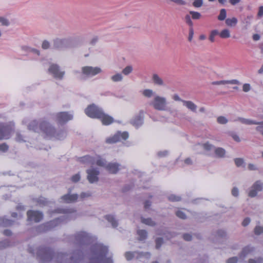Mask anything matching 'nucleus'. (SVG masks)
Masks as SVG:
<instances>
[{"mask_svg":"<svg viewBox=\"0 0 263 263\" xmlns=\"http://www.w3.org/2000/svg\"><path fill=\"white\" fill-rule=\"evenodd\" d=\"M149 105L157 110H166L167 101L165 97L158 95L154 96V99L149 103Z\"/></svg>","mask_w":263,"mask_h":263,"instance_id":"20e7f679","label":"nucleus"},{"mask_svg":"<svg viewBox=\"0 0 263 263\" xmlns=\"http://www.w3.org/2000/svg\"><path fill=\"white\" fill-rule=\"evenodd\" d=\"M133 68L132 66L128 65L122 70L121 73L125 76H128L133 71Z\"/></svg>","mask_w":263,"mask_h":263,"instance_id":"ea45409f","label":"nucleus"},{"mask_svg":"<svg viewBox=\"0 0 263 263\" xmlns=\"http://www.w3.org/2000/svg\"><path fill=\"white\" fill-rule=\"evenodd\" d=\"M176 215L179 218L182 219H186L187 218V216L186 214L181 210H177L175 212Z\"/></svg>","mask_w":263,"mask_h":263,"instance_id":"79ce46f5","label":"nucleus"},{"mask_svg":"<svg viewBox=\"0 0 263 263\" xmlns=\"http://www.w3.org/2000/svg\"><path fill=\"white\" fill-rule=\"evenodd\" d=\"M154 91L152 89H146L143 90L142 94L144 96L147 98H151L154 96Z\"/></svg>","mask_w":263,"mask_h":263,"instance_id":"c03bdc74","label":"nucleus"},{"mask_svg":"<svg viewBox=\"0 0 263 263\" xmlns=\"http://www.w3.org/2000/svg\"><path fill=\"white\" fill-rule=\"evenodd\" d=\"M201 145L205 151L210 153L214 152V149L216 147L213 145L210 144L209 142H206L201 144Z\"/></svg>","mask_w":263,"mask_h":263,"instance_id":"c85d7f7f","label":"nucleus"},{"mask_svg":"<svg viewBox=\"0 0 263 263\" xmlns=\"http://www.w3.org/2000/svg\"><path fill=\"white\" fill-rule=\"evenodd\" d=\"M254 250V248L251 246L245 247L239 254V258L241 259L245 258L248 255L253 252Z\"/></svg>","mask_w":263,"mask_h":263,"instance_id":"412c9836","label":"nucleus"},{"mask_svg":"<svg viewBox=\"0 0 263 263\" xmlns=\"http://www.w3.org/2000/svg\"><path fill=\"white\" fill-rule=\"evenodd\" d=\"M27 216L29 221L39 222L43 219V215L40 211L30 210L27 212Z\"/></svg>","mask_w":263,"mask_h":263,"instance_id":"2eb2a0df","label":"nucleus"},{"mask_svg":"<svg viewBox=\"0 0 263 263\" xmlns=\"http://www.w3.org/2000/svg\"><path fill=\"white\" fill-rule=\"evenodd\" d=\"M0 23L3 26H7L9 25V21L5 17H0Z\"/></svg>","mask_w":263,"mask_h":263,"instance_id":"680f3d73","label":"nucleus"},{"mask_svg":"<svg viewBox=\"0 0 263 263\" xmlns=\"http://www.w3.org/2000/svg\"><path fill=\"white\" fill-rule=\"evenodd\" d=\"M141 222L147 226L150 227H155L156 225V222L154 221L151 218H144L141 217L140 218Z\"/></svg>","mask_w":263,"mask_h":263,"instance_id":"a878e982","label":"nucleus"},{"mask_svg":"<svg viewBox=\"0 0 263 263\" xmlns=\"http://www.w3.org/2000/svg\"><path fill=\"white\" fill-rule=\"evenodd\" d=\"M217 121L220 124H226L228 123V120L224 116H219L217 118Z\"/></svg>","mask_w":263,"mask_h":263,"instance_id":"3c124183","label":"nucleus"},{"mask_svg":"<svg viewBox=\"0 0 263 263\" xmlns=\"http://www.w3.org/2000/svg\"><path fill=\"white\" fill-rule=\"evenodd\" d=\"M254 233L256 235H260L263 233V226H256L254 229Z\"/></svg>","mask_w":263,"mask_h":263,"instance_id":"bf43d9fd","label":"nucleus"},{"mask_svg":"<svg viewBox=\"0 0 263 263\" xmlns=\"http://www.w3.org/2000/svg\"><path fill=\"white\" fill-rule=\"evenodd\" d=\"M234 162H235V165L237 167L243 166V164L245 163L243 159L242 158H235L234 159Z\"/></svg>","mask_w":263,"mask_h":263,"instance_id":"603ef678","label":"nucleus"},{"mask_svg":"<svg viewBox=\"0 0 263 263\" xmlns=\"http://www.w3.org/2000/svg\"><path fill=\"white\" fill-rule=\"evenodd\" d=\"M227 16V12L226 9H222L220 11L219 15L218 16V19L219 21H223L226 19Z\"/></svg>","mask_w":263,"mask_h":263,"instance_id":"a18cd8bd","label":"nucleus"},{"mask_svg":"<svg viewBox=\"0 0 263 263\" xmlns=\"http://www.w3.org/2000/svg\"><path fill=\"white\" fill-rule=\"evenodd\" d=\"M193 5L195 7H200L203 4V0H194Z\"/></svg>","mask_w":263,"mask_h":263,"instance_id":"69168bd1","label":"nucleus"},{"mask_svg":"<svg viewBox=\"0 0 263 263\" xmlns=\"http://www.w3.org/2000/svg\"><path fill=\"white\" fill-rule=\"evenodd\" d=\"M105 218L111 224L112 227L116 228L118 226V222L113 216L106 215L105 216Z\"/></svg>","mask_w":263,"mask_h":263,"instance_id":"72a5a7b5","label":"nucleus"},{"mask_svg":"<svg viewBox=\"0 0 263 263\" xmlns=\"http://www.w3.org/2000/svg\"><path fill=\"white\" fill-rule=\"evenodd\" d=\"M252 186L258 192H260L263 189V182L260 180H257Z\"/></svg>","mask_w":263,"mask_h":263,"instance_id":"f704fd0d","label":"nucleus"},{"mask_svg":"<svg viewBox=\"0 0 263 263\" xmlns=\"http://www.w3.org/2000/svg\"><path fill=\"white\" fill-rule=\"evenodd\" d=\"M66 137V132L64 130H60L58 133L55 132V135L54 138L59 140H62Z\"/></svg>","mask_w":263,"mask_h":263,"instance_id":"4c0bfd02","label":"nucleus"},{"mask_svg":"<svg viewBox=\"0 0 263 263\" xmlns=\"http://www.w3.org/2000/svg\"><path fill=\"white\" fill-rule=\"evenodd\" d=\"M238 258L236 256L228 258L226 260V263H237L238 262Z\"/></svg>","mask_w":263,"mask_h":263,"instance_id":"e2e57ef3","label":"nucleus"},{"mask_svg":"<svg viewBox=\"0 0 263 263\" xmlns=\"http://www.w3.org/2000/svg\"><path fill=\"white\" fill-rule=\"evenodd\" d=\"M214 152L218 158H223L226 154L225 149L221 147H215Z\"/></svg>","mask_w":263,"mask_h":263,"instance_id":"bb28decb","label":"nucleus"},{"mask_svg":"<svg viewBox=\"0 0 263 263\" xmlns=\"http://www.w3.org/2000/svg\"><path fill=\"white\" fill-rule=\"evenodd\" d=\"M130 123L135 127L138 128L142 125L143 123V118L140 115L136 116L130 120Z\"/></svg>","mask_w":263,"mask_h":263,"instance_id":"6ab92c4d","label":"nucleus"},{"mask_svg":"<svg viewBox=\"0 0 263 263\" xmlns=\"http://www.w3.org/2000/svg\"><path fill=\"white\" fill-rule=\"evenodd\" d=\"M103 110L100 107L95 104L89 105L85 110V114L91 118L99 119L102 114Z\"/></svg>","mask_w":263,"mask_h":263,"instance_id":"423d86ee","label":"nucleus"},{"mask_svg":"<svg viewBox=\"0 0 263 263\" xmlns=\"http://www.w3.org/2000/svg\"><path fill=\"white\" fill-rule=\"evenodd\" d=\"M152 80L153 83L157 86H165V84L161 78H160L157 74L154 73L152 76Z\"/></svg>","mask_w":263,"mask_h":263,"instance_id":"393cba45","label":"nucleus"},{"mask_svg":"<svg viewBox=\"0 0 263 263\" xmlns=\"http://www.w3.org/2000/svg\"><path fill=\"white\" fill-rule=\"evenodd\" d=\"M99 119H100L102 123L105 125H109L114 121V119L112 117L105 114L104 111L102 112V114L100 116V117L99 118Z\"/></svg>","mask_w":263,"mask_h":263,"instance_id":"f3484780","label":"nucleus"},{"mask_svg":"<svg viewBox=\"0 0 263 263\" xmlns=\"http://www.w3.org/2000/svg\"><path fill=\"white\" fill-rule=\"evenodd\" d=\"M48 72L52 76L59 80H62L65 74V71L60 69V66L56 64H51L48 68Z\"/></svg>","mask_w":263,"mask_h":263,"instance_id":"6e6552de","label":"nucleus"},{"mask_svg":"<svg viewBox=\"0 0 263 263\" xmlns=\"http://www.w3.org/2000/svg\"><path fill=\"white\" fill-rule=\"evenodd\" d=\"M125 256L127 260H130L134 258L137 259L141 258L142 257L149 258L151 256V254L149 252H142L138 251L127 252L125 253Z\"/></svg>","mask_w":263,"mask_h":263,"instance_id":"ddd939ff","label":"nucleus"},{"mask_svg":"<svg viewBox=\"0 0 263 263\" xmlns=\"http://www.w3.org/2000/svg\"><path fill=\"white\" fill-rule=\"evenodd\" d=\"M168 199L172 202L179 201L181 200V198L179 196H176L174 194L170 195L167 197Z\"/></svg>","mask_w":263,"mask_h":263,"instance_id":"09e8293b","label":"nucleus"},{"mask_svg":"<svg viewBox=\"0 0 263 263\" xmlns=\"http://www.w3.org/2000/svg\"><path fill=\"white\" fill-rule=\"evenodd\" d=\"M87 174V179L90 183L97 182L99 181L98 176L100 172L97 168H90L86 171Z\"/></svg>","mask_w":263,"mask_h":263,"instance_id":"4468645a","label":"nucleus"},{"mask_svg":"<svg viewBox=\"0 0 263 263\" xmlns=\"http://www.w3.org/2000/svg\"><path fill=\"white\" fill-rule=\"evenodd\" d=\"M255 125L257 126L256 127L255 129L263 136V121L257 122Z\"/></svg>","mask_w":263,"mask_h":263,"instance_id":"49530a36","label":"nucleus"},{"mask_svg":"<svg viewBox=\"0 0 263 263\" xmlns=\"http://www.w3.org/2000/svg\"><path fill=\"white\" fill-rule=\"evenodd\" d=\"M248 263H263V258L259 257L254 259H249Z\"/></svg>","mask_w":263,"mask_h":263,"instance_id":"6e6d98bb","label":"nucleus"},{"mask_svg":"<svg viewBox=\"0 0 263 263\" xmlns=\"http://www.w3.org/2000/svg\"><path fill=\"white\" fill-rule=\"evenodd\" d=\"M90 240L89 235L84 232H78L74 235V243L79 245L86 244L89 243Z\"/></svg>","mask_w":263,"mask_h":263,"instance_id":"f8f14e48","label":"nucleus"},{"mask_svg":"<svg viewBox=\"0 0 263 263\" xmlns=\"http://www.w3.org/2000/svg\"><path fill=\"white\" fill-rule=\"evenodd\" d=\"M137 234L139 236V240L142 241L147 238V232L144 230H138L137 231Z\"/></svg>","mask_w":263,"mask_h":263,"instance_id":"7c9ffc66","label":"nucleus"},{"mask_svg":"<svg viewBox=\"0 0 263 263\" xmlns=\"http://www.w3.org/2000/svg\"><path fill=\"white\" fill-rule=\"evenodd\" d=\"M59 220L60 219L58 218L57 219L50 221L49 222L46 223L45 225L41 226L40 228L42 229V231H46L49 230L57 225L58 222L59 221Z\"/></svg>","mask_w":263,"mask_h":263,"instance_id":"5701e85b","label":"nucleus"},{"mask_svg":"<svg viewBox=\"0 0 263 263\" xmlns=\"http://www.w3.org/2000/svg\"><path fill=\"white\" fill-rule=\"evenodd\" d=\"M236 120L240 122L242 124H245L246 125H252V124L255 125V124H256V122L254 120H250L248 119H245V118H240V117L236 119Z\"/></svg>","mask_w":263,"mask_h":263,"instance_id":"473e14b6","label":"nucleus"},{"mask_svg":"<svg viewBox=\"0 0 263 263\" xmlns=\"http://www.w3.org/2000/svg\"><path fill=\"white\" fill-rule=\"evenodd\" d=\"M248 168L250 171H257L258 170L257 166L252 163H249L248 165Z\"/></svg>","mask_w":263,"mask_h":263,"instance_id":"774afa93","label":"nucleus"},{"mask_svg":"<svg viewBox=\"0 0 263 263\" xmlns=\"http://www.w3.org/2000/svg\"><path fill=\"white\" fill-rule=\"evenodd\" d=\"M102 72V69L99 67L91 66H83L81 68L82 74L86 78L94 77Z\"/></svg>","mask_w":263,"mask_h":263,"instance_id":"39448f33","label":"nucleus"},{"mask_svg":"<svg viewBox=\"0 0 263 263\" xmlns=\"http://www.w3.org/2000/svg\"><path fill=\"white\" fill-rule=\"evenodd\" d=\"M182 103L183 106L186 107L189 110L191 111L196 113L197 106L192 101H183Z\"/></svg>","mask_w":263,"mask_h":263,"instance_id":"4be33fe9","label":"nucleus"},{"mask_svg":"<svg viewBox=\"0 0 263 263\" xmlns=\"http://www.w3.org/2000/svg\"><path fill=\"white\" fill-rule=\"evenodd\" d=\"M110 79L114 82H118L123 80V77L121 73L117 72L111 76Z\"/></svg>","mask_w":263,"mask_h":263,"instance_id":"c756f323","label":"nucleus"},{"mask_svg":"<svg viewBox=\"0 0 263 263\" xmlns=\"http://www.w3.org/2000/svg\"><path fill=\"white\" fill-rule=\"evenodd\" d=\"M237 23V19L236 17H232L231 18H227L226 20V24L227 26L230 27H234Z\"/></svg>","mask_w":263,"mask_h":263,"instance_id":"c9c22d12","label":"nucleus"},{"mask_svg":"<svg viewBox=\"0 0 263 263\" xmlns=\"http://www.w3.org/2000/svg\"><path fill=\"white\" fill-rule=\"evenodd\" d=\"M73 47V39L72 37L56 38L53 41V47L56 49L72 48Z\"/></svg>","mask_w":263,"mask_h":263,"instance_id":"f03ea898","label":"nucleus"},{"mask_svg":"<svg viewBox=\"0 0 263 263\" xmlns=\"http://www.w3.org/2000/svg\"><path fill=\"white\" fill-rule=\"evenodd\" d=\"M258 191L253 187L252 186L248 193V196L251 198L255 197L257 194Z\"/></svg>","mask_w":263,"mask_h":263,"instance_id":"8fccbe9b","label":"nucleus"},{"mask_svg":"<svg viewBox=\"0 0 263 263\" xmlns=\"http://www.w3.org/2000/svg\"><path fill=\"white\" fill-rule=\"evenodd\" d=\"M50 47V44L49 41L47 40H44L43 41L42 44V47L44 49H48Z\"/></svg>","mask_w":263,"mask_h":263,"instance_id":"13d9d810","label":"nucleus"},{"mask_svg":"<svg viewBox=\"0 0 263 263\" xmlns=\"http://www.w3.org/2000/svg\"><path fill=\"white\" fill-rule=\"evenodd\" d=\"M92 195V194L90 192H83L79 195V201H83L85 199H86L89 197H90Z\"/></svg>","mask_w":263,"mask_h":263,"instance_id":"2f4dec72","label":"nucleus"},{"mask_svg":"<svg viewBox=\"0 0 263 263\" xmlns=\"http://www.w3.org/2000/svg\"><path fill=\"white\" fill-rule=\"evenodd\" d=\"M37 255L44 261H46L51 257V252L47 248H42L37 251Z\"/></svg>","mask_w":263,"mask_h":263,"instance_id":"dca6fc26","label":"nucleus"},{"mask_svg":"<svg viewBox=\"0 0 263 263\" xmlns=\"http://www.w3.org/2000/svg\"><path fill=\"white\" fill-rule=\"evenodd\" d=\"M80 179H81V175H80V173H77V174L73 175L72 176H71L70 180L72 182L77 183L79 181H80Z\"/></svg>","mask_w":263,"mask_h":263,"instance_id":"4d7b16f0","label":"nucleus"},{"mask_svg":"<svg viewBox=\"0 0 263 263\" xmlns=\"http://www.w3.org/2000/svg\"><path fill=\"white\" fill-rule=\"evenodd\" d=\"M37 202L39 205H44L47 203V201H46V199L41 197L37 199Z\"/></svg>","mask_w":263,"mask_h":263,"instance_id":"338daca9","label":"nucleus"},{"mask_svg":"<svg viewBox=\"0 0 263 263\" xmlns=\"http://www.w3.org/2000/svg\"><path fill=\"white\" fill-rule=\"evenodd\" d=\"M185 20L186 24H187L190 27H192L193 23L191 20V16L190 15L187 14L185 16Z\"/></svg>","mask_w":263,"mask_h":263,"instance_id":"0e129e2a","label":"nucleus"},{"mask_svg":"<svg viewBox=\"0 0 263 263\" xmlns=\"http://www.w3.org/2000/svg\"><path fill=\"white\" fill-rule=\"evenodd\" d=\"M129 137L127 132H118L114 136L108 137L106 139V142L108 144H112L119 141L121 139L126 140Z\"/></svg>","mask_w":263,"mask_h":263,"instance_id":"9d476101","label":"nucleus"},{"mask_svg":"<svg viewBox=\"0 0 263 263\" xmlns=\"http://www.w3.org/2000/svg\"><path fill=\"white\" fill-rule=\"evenodd\" d=\"M80 161L84 163L95 164V159L89 156H85L82 157Z\"/></svg>","mask_w":263,"mask_h":263,"instance_id":"cd10ccee","label":"nucleus"},{"mask_svg":"<svg viewBox=\"0 0 263 263\" xmlns=\"http://www.w3.org/2000/svg\"><path fill=\"white\" fill-rule=\"evenodd\" d=\"M189 13L191 15L192 18L193 20H198L201 16V14L198 12L190 11H189Z\"/></svg>","mask_w":263,"mask_h":263,"instance_id":"de8ad7c7","label":"nucleus"},{"mask_svg":"<svg viewBox=\"0 0 263 263\" xmlns=\"http://www.w3.org/2000/svg\"><path fill=\"white\" fill-rule=\"evenodd\" d=\"M158 235H161V233H160L159 232L157 233ZM163 235H165V237L168 239H171L173 237H175L177 235V233L175 232H170V231H166L165 233L162 234Z\"/></svg>","mask_w":263,"mask_h":263,"instance_id":"58836bf2","label":"nucleus"},{"mask_svg":"<svg viewBox=\"0 0 263 263\" xmlns=\"http://www.w3.org/2000/svg\"><path fill=\"white\" fill-rule=\"evenodd\" d=\"M72 189H68V193L61 197V202L66 203H74L79 201V195L78 194H72Z\"/></svg>","mask_w":263,"mask_h":263,"instance_id":"1a4fd4ad","label":"nucleus"},{"mask_svg":"<svg viewBox=\"0 0 263 263\" xmlns=\"http://www.w3.org/2000/svg\"><path fill=\"white\" fill-rule=\"evenodd\" d=\"M15 124L14 123L0 124V140L10 138L14 132Z\"/></svg>","mask_w":263,"mask_h":263,"instance_id":"7ed1b4c3","label":"nucleus"},{"mask_svg":"<svg viewBox=\"0 0 263 263\" xmlns=\"http://www.w3.org/2000/svg\"><path fill=\"white\" fill-rule=\"evenodd\" d=\"M72 119L73 114L69 112H60L55 115V121L60 124H64Z\"/></svg>","mask_w":263,"mask_h":263,"instance_id":"9b49d317","label":"nucleus"},{"mask_svg":"<svg viewBox=\"0 0 263 263\" xmlns=\"http://www.w3.org/2000/svg\"><path fill=\"white\" fill-rule=\"evenodd\" d=\"M156 242V248L159 249L161 245L163 243V239L162 238H157L155 240Z\"/></svg>","mask_w":263,"mask_h":263,"instance_id":"5fc2aeb1","label":"nucleus"},{"mask_svg":"<svg viewBox=\"0 0 263 263\" xmlns=\"http://www.w3.org/2000/svg\"><path fill=\"white\" fill-rule=\"evenodd\" d=\"M120 164L118 163H108L105 166L106 170L111 174H116L119 170Z\"/></svg>","mask_w":263,"mask_h":263,"instance_id":"a211bd4d","label":"nucleus"},{"mask_svg":"<svg viewBox=\"0 0 263 263\" xmlns=\"http://www.w3.org/2000/svg\"><path fill=\"white\" fill-rule=\"evenodd\" d=\"M40 128L41 131L43 132L47 136L54 138L56 132L54 128L48 122L45 121H42L40 123Z\"/></svg>","mask_w":263,"mask_h":263,"instance_id":"0eeeda50","label":"nucleus"},{"mask_svg":"<svg viewBox=\"0 0 263 263\" xmlns=\"http://www.w3.org/2000/svg\"><path fill=\"white\" fill-rule=\"evenodd\" d=\"M108 251L106 247L97 244L93 247L89 263H113L109 258H105ZM83 257V253L80 250L74 251L70 255L60 254L58 255L57 263H77Z\"/></svg>","mask_w":263,"mask_h":263,"instance_id":"f257e3e1","label":"nucleus"},{"mask_svg":"<svg viewBox=\"0 0 263 263\" xmlns=\"http://www.w3.org/2000/svg\"><path fill=\"white\" fill-rule=\"evenodd\" d=\"M218 31L217 30H213L211 33V34L210 35V37H209V39L210 40L213 42L214 41V37L215 36L217 35L218 34Z\"/></svg>","mask_w":263,"mask_h":263,"instance_id":"052dcab7","label":"nucleus"},{"mask_svg":"<svg viewBox=\"0 0 263 263\" xmlns=\"http://www.w3.org/2000/svg\"><path fill=\"white\" fill-rule=\"evenodd\" d=\"M219 35L221 38H228L230 37V31L228 29H224L221 31Z\"/></svg>","mask_w":263,"mask_h":263,"instance_id":"37998d69","label":"nucleus"},{"mask_svg":"<svg viewBox=\"0 0 263 263\" xmlns=\"http://www.w3.org/2000/svg\"><path fill=\"white\" fill-rule=\"evenodd\" d=\"M96 163L97 165L100 166H103L105 168V166L107 165L106 162L105 160L99 158L98 160H96V161H95V163Z\"/></svg>","mask_w":263,"mask_h":263,"instance_id":"864d4df0","label":"nucleus"},{"mask_svg":"<svg viewBox=\"0 0 263 263\" xmlns=\"http://www.w3.org/2000/svg\"><path fill=\"white\" fill-rule=\"evenodd\" d=\"M41 121L40 122L36 120L31 121L28 125V129L35 132H39L40 130H41L40 128V123Z\"/></svg>","mask_w":263,"mask_h":263,"instance_id":"b1692460","label":"nucleus"},{"mask_svg":"<svg viewBox=\"0 0 263 263\" xmlns=\"http://www.w3.org/2000/svg\"><path fill=\"white\" fill-rule=\"evenodd\" d=\"M213 85H224L227 84H240V82L237 80H221L214 81L211 83Z\"/></svg>","mask_w":263,"mask_h":263,"instance_id":"aec40b11","label":"nucleus"},{"mask_svg":"<svg viewBox=\"0 0 263 263\" xmlns=\"http://www.w3.org/2000/svg\"><path fill=\"white\" fill-rule=\"evenodd\" d=\"M252 18L253 16L252 15H249L245 17L242 21V23L245 25L246 28L251 24V21Z\"/></svg>","mask_w":263,"mask_h":263,"instance_id":"a19ab883","label":"nucleus"},{"mask_svg":"<svg viewBox=\"0 0 263 263\" xmlns=\"http://www.w3.org/2000/svg\"><path fill=\"white\" fill-rule=\"evenodd\" d=\"M12 224V221L10 220L7 219L5 217H0V226L7 227L11 226Z\"/></svg>","mask_w":263,"mask_h":263,"instance_id":"e433bc0d","label":"nucleus"}]
</instances>
